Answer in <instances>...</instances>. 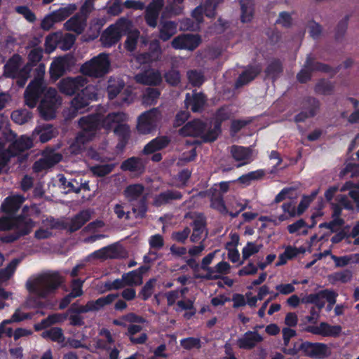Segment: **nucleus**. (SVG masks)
I'll return each instance as SVG.
<instances>
[{
	"mask_svg": "<svg viewBox=\"0 0 359 359\" xmlns=\"http://www.w3.org/2000/svg\"><path fill=\"white\" fill-rule=\"evenodd\" d=\"M320 107V101L314 97H306L302 101L303 110L307 111L308 115L312 118L318 114Z\"/></svg>",
	"mask_w": 359,
	"mask_h": 359,
	"instance_id": "nucleus-36",
	"label": "nucleus"
},
{
	"mask_svg": "<svg viewBox=\"0 0 359 359\" xmlns=\"http://www.w3.org/2000/svg\"><path fill=\"white\" fill-rule=\"evenodd\" d=\"M231 154L236 161H241L238 167L244 165L252 161V149L250 147L233 145L231 147Z\"/></svg>",
	"mask_w": 359,
	"mask_h": 359,
	"instance_id": "nucleus-21",
	"label": "nucleus"
},
{
	"mask_svg": "<svg viewBox=\"0 0 359 359\" xmlns=\"http://www.w3.org/2000/svg\"><path fill=\"white\" fill-rule=\"evenodd\" d=\"M71 57L66 55L54 60L50 66V78L53 81L58 80L62 76L70 66Z\"/></svg>",
	"mask_w": 359,
	"mask_h": 359,
	"instance_id": "nucleus-15",
	"label": "nucleus"
},
{
	"mask_svg": "<svg viewBox=\"0 0 359 359\" xmlns=\"http://www.w3.org/2000/svg\"><path fill=\"white\" fill-rule=\"evenodd\" d=\"M208 97L204 93L194 90L191 94L187 93L185 95L184 107L193 113H201L205 109Z\"/></svg>",
	"mask_w": 359,
	"mask_h": 359,
	"instance_id": "nucleus-11",
	"label": "nucleus"
},
{
	"mask_svg": "<svg viewBox=\"0 0 359 359\" xmlns=\"http://www.w3.org/2000/svg\"><path fill=\"white\" fill-rule=\"evenodd\" d=\"M262 72L259 65H250L238 77L237 86H242L253 81Z\"/></svg>",
	"mask_w": 359,
	"mask_h": 359,
	"instance_id": "nucleus-24",
	"label": "nucleus"
},
{
	"mask_svg": "<svg viewBox=\"0 0 359 359\" xmlns=\"http://www.w3.org/2000/svg\"><path fill=\"white\" fill-rule=\"evenodd\" d=\"M156 279L153 278L147 280L138 293L137 297L143 301H147L154 292Z\"/></svg>",
	"mask_w": 359,
	"mask_h": 359,
	"instance_id": "nucleus-43",
	"label": "nucleus"
},
{
	"mask_svg": "<svg viewBox=\"0 0 359 359\" xmlns=\"http://www.w3.org/2000/svg\"><path fill=\"white\" fill-rule=\"evenodd\" d=\"M75 36L72 34H65L60 40L55 41V47L59 45L60 48L63 50H70L75 43Z\"/></svg>",
	"mask_w": 359,
	"mask_h": 359,
	"instance_id": "nucleus-56",
	"label": "nucleus"
},
{
	"mask_svg": "<svg viewBox=\"0 0 359 359\" xmlns=\"http://www.w3.org/2000/svg\"><path fill=\"white\" fill-rule=\"evenodd\" d=\"M223 2V0H205L202 6L205 11V15L209 18H214L216 15L217 6Z\"/></svg>",
	"mask_w": 359,
	"mask_h": 359,
	"instance_id": "nucleus-52",
	"label": "nucleus"
},
{
	"mask_svg": "<svg viewBox=\"0 0 359 359\" xmlns=\"http://www.w3.org/2000/svg\"><path fill=\"white\" fill-rule=\"evenodd\" d=\"M79 126L81 128L76 137L78 144H85L93 140L97 132L103 126V118L99 114H93L82 116L79 120Z\"/></svg>",
	"mask_w": 359,
	"mask_h": 359,
	"instance_id": "nucleus-2",
	"label": "nucleus"
},
{
	"mask_svg": "<svg viewBox=\"0 0 359 359\" xmlns=\"http://www.w3.org/2000/svg\"><path fill=\"white\" fill-rule=\"evenodd\" d=\"M43 50L41 47H35L32 48L27 55V62L23 66L29 70L36 66L43 57Z\"/></svg>",
	"mask_w": 359,
	"mask_h": 359,
	"instance_id": "nucleus-38",
	"label": "nucleus"
},
{
	"mask_svg": "<svg viewBox=\"0 0 359 359\" xmlns=\"http://www.w3.org/2000/svg\"><path fill=\"white\" fill-rule=\"evenodd\" d=\"M22 62V57L18 53L13 54L4 66V75L6 78H15L21 73Z\"/></svg>",
	"mask_w": 359,
	"mask_h": 359,
	"instance_id": "nucleus-19",
	"label": "nucleus"
},
{
	"mask_svg": "<svg viewBox=\"0 0 359 359\" xmlns=\"http://www.w3.org/2000/svg\"><path fill=\"white\" fill-rule=\"evenodd\" d=\"M132 211L137 219H144L146 217L148 211L147 199L146 196H142L138 201L136 205H133Z\"/></svg>",
	"mask_w": 359,
	"mask_h": 359,
	"instance_id": "nucleus-44",
	"label": "nucleus"
},
{
	"mask_svg": "<svg viewBox=\"0 0 359 359\" xmlns=\"http://www.w3.org/2000/svg\"><path fill=\"white\" fill-rule=\"evenodd\" d=\"M25 201L22 196L15 195L5 198L1 205V210L6 215L15 216Z\"/></svg>",
	"mask_w": 359,
	"mask_h": 359,
	"instance_id": "nucleus-17",
	"label": "nucleus"
},
{
	"mask_svg": "<svg viewBox=\"0 0 359 359\" xmlns=\"http://www.w3.org/2000/svg\"><path fill=\"white\" fill-rule=\"evenodd\" d=\"M136 79L139 83L149 86H158L162 82V76L158 71L138 74Z\"/></svg>",
	"mask_w": 359,
	"mask_h": 359,
	"instance_id": "nucleus-32",
	"label": "nucleus"
},
{
	"mask_svg": "<svg viewBox=\"0 0 359 359\" xmlns=\"http://www.w3.org/2000/svg\"><path fill=\"white\" fill-rule=\"evenodd\" d=\"M114 168V164L97 165L91 168V171L94 175L97 177H104L111 173Z\"/></svg>",
	"mask_w": 359,
	"mask_h": 359,
	"instance_id": "nucleus-63",
	"label": "nucleus"
},
{
	"mask_svg": "<svg viewBox=\"0 0 359 359\" xmlns=\"http://www.w3.org/2000/svg\"><path fill=\"white\" fill-rule=\"evenodd\" d=\"M87 20L76 13L66 21L64 27L67 31L80 34L85 30Z\"/></svg>",
	"mask_w": 359,
	"mask_h": 359,
	"instance_id": "nucleus-26",
	"label": "nucleus"
},
{
	"mask_svg": "<svg viewBox=\"0 0 359 359\" xmlns=\"http://www.w3.org/2000/svg\"><path fill=\"white\" fill-rule=\"evenodd\" d=\"M210 207L212 209L217 210L222 215H226L228 213V210L226 208L223 196L222 194H219L218 196H211Z\"/></svg>",
	"mask_w": 359,
	"mask_h": 359,
	"instance_id": "nucleus-53",
	"label": "nucleus"
},
{
	"mask_svg": "<svg viewBox=\"0 0 359 359\" xmlns=\"http://www.w3.org/2000/svg\"><path fill=\"white\" fill-rule=\"evenodd\" d=\"M183 1L184 0H168L161 18H169L180 15L182 13L183 7L178 4H182Z\"/></svg>",
	"mask_w": 359,
	"mask_h": 359,
	"instance_id": "nucleus-33",
	"label": "nucleus"
},
{
	"mask_svg": "<svg viewBox=\"0 0 359 359\" xmlns=\"http://www.w3.org/2000/svg\"><path fill=\"white\" fill-rule=\"evenodd\" d=\"M94 254L99 258H115L116 257L117 248L115 245H108L95 251Z\"/></svg>",
	"mask_w": 359,
	"mask_h": 359,
	"instance_id": "nucleus-61",
	"label": "nucleus"
},
{
	"mask_svg": "<svg viewBox=\"0 0 359 359\" xmlns=\"http://www.w3.org/2000/svg\"><path fill=\"white\" fill-rule=\"evenodd\" d=\"M334 90L333 84L327 80H319L314 87V91L318 94L330 95Z\"/></svg>",
	"mask_w": 359,
	"mask_h": 359,
	"instance_id": "nucleus-50",
	"label": "nucleus"
},
{
	"mask_svg": "<svg viewBox=\"0 0 359 359\" xmlns=\"http://www.w3.org/2000/svg\"><path fill=\"white\" fill-rule=\"evenodd\" d=\"M262 245H257L253 242H248L246 245L242 250V257L243 260L248 259L252 255L257 253Z\"/></svg>",
	"mask_w": 359,
	"mask_h": 359,
	"instance_id": "nucleus-64",
	"label": "nucleus"
},
{
	"mask_svg": "<svg viewBox=\"0 0 359 359\" xmlns=\"http://www.w3.org/2000/svg\"><path fill=\"white\" fill-rule=\"evenodd\" d=\"M181 346L186 350L194 348L200 349L202 347V343L199 338L189 337L180 340Z\"/></svg>",
	"mask_w": 359,
	"mask_h": 359,
	"instance_id": "nucleus-58",
	"label": "nucleus"
},
{
	"mask_svg": "<svg viewBox=\"0 0 359 359\" xmlns=\"http://www.w3.org/2000/svg\"><path fill=\"white\" fill-rule=\"evenodd\" d=\"M118 294H109L107 296L100 297L95 301H88L87 305L89 311H97L100 310L104 306L112 303L117 297Z\"/></svg>",
	"mask_w": 359,
	"mask_h": 359,
	"instance_id": "nucleus-31",
	"label": "nucleus"
},
{
	"mask_svg": "<svg viewBox=\"0 0 359 359\" xmlns=\"http://www.w3.org/2000/svg\"><path fill=\"white\" fill-rule=\"evenodd\" d=\"M144 187L142 184L128 185L124 190V195L129 202L137 200L142 195Z\"/></svg>",
	"mask_w": 359,
	"mask_h": 359,
	"instance_id": "nucleus-39",
	"label": "nucleus"
},
{
	"mask_svg": "<svg viewBox=\"0 0 359 359\" xmlns=\"http://www.w3.org/2000/svg\"><path fill=\"white\" fill-rule=\"evenodd\" d=\"M191 225L193 226V233L190 240L191 242L196 243L201 238V234L206 226V221L204 218H197L193 221Z\"/></svg>",
	"mask_w": 359,
	"mask_h": 359,
	"instance_id": "nucleus-41",
	"label": "nucleus"
},
{
	"mask_svg": "<svg viewBox=\"0 0 359 359\" xmlns=\"http://www.w3.org/2000/svg\"><path fill=\"white\" fill-rule=\"evenodd\" d=\"M112 26L118 32L121 37L128 34L134 30L133 29V23L131 20L126 18H119L114 24L112 25Z\"/></svg>",
	"mask_w": 359,
	"mask_h": 359,
	"instance_id": "nucleus-42",
	"label": "nucleus"
},
{
	"mask_svg": "<svg viewBox=\"0 0 359 359\" xmlns=\"http://www.w3.org/2000/svg\"><path fill=\"white\" fill-rule=\"evenodd\" d=\"M304 67L309 69L311 73L314 72L330 73L332 69L329 65L316 61L311 54L307 55Z\"/></svg>",
	"mask_w": 359,
	"mask_h": 359,
	"instance_id": "nucleus-30",
	"label": "nucleus"
},
{
	"mask_svg": "<svg viewBox=\"0 0 359 359\" xmlns=\"http://www.w3.org/2000/svg\"><path fill=\"white\" fill-rule=\"evenodd\" d=\"M304 330L316 335H320L324 337H338L341 333V325H332L326 322H321L318 326L308 325Z\"/></svg>",
	"mask_w": 359,
	"mask_h": 359,
	"instance_id": "nucleus-13",
	"label": "nucleus"
},
{
	"mask_svg": "<svg viewBox=\"0 0 359 359\" xmlns=\"http://www.w3.org/2000/svg\"><path fill=\"white\" fill-rule=\"evenodd\" d=\"M77 9L75 4H69L66 6L60 7L59 9L51 12L57 22L65 20L72 15Z\"/></svg>",
	"mask_w": 359,
	"mask_h": 359,
	"instance_id": "nucleus-37",
	"label": "nucleus"
},
{
	"mask_svg": "<svg viewBox=\"0 0 359 359\" xmlns=\"http://www.w3.org/2000/svg\"><path fill=\"white\" fill-rule=\"evenodd\" d=\"M60 104L61 100L56 90L49 88L39 106L41 116L45 120L53 119L55 117L57 108Z\"/></svg>",
	"mask_w": 359,
	"mask_h": 359,
	"instance_id": "nucleus-5",
	"label": "nucleus"
},
{
	"mask_svg": "<svg viewBox=\"0 0 359 359\" xmlns=\"http://www.w3.org/2000/svg\"><path fill=\"white\" fill-rule=\"evenodd\" d=\"M352 278L353 272L350 269H344L341 271L334 272L329 276V279L331 282H340L341 283L350 282Z\"/></svg>",
	"mask_w": 359,
	"mask_h": 359,
	"instance_id": "nucleus-46",
	"label": "nucleus"
},
{
	"mask_svg": "<svg viewBox=\"0 0 359 359\" xmlns=\"http://www.w3.org/2000/svg\"><path fill=\"white\" fill-rule=\"evenodd\" d=\"M94 254L99 258H115L116 257L117 248L115 245H108L95 251Z\"/></svg>",
	"mask_w": 359,
	"mask_h": 359,
	"instance_id": "nucleus-62",
	"label": "nucleus"
},
{
	"mask_svg": "<svg viewBox=\"0 0 359 359\" xmlns=\"http://www.w3.org/2000/svg\"><path fill=\"white\" fill-rule=\"evenodd\" d=\"M87 83L88 79L83 76H77L76 77L63 78L60 81L57 86L60 93L72 95L76 91L84 88Z\"/></svg>",
	"mask_w": 359,
	"mask_h": 359,
	"instance_id": "nucleus-10",
	"label": "nucleus"
},
{
	"mask_svg": "<svg viewBox=\"0 0 359 359\" xmlns=\"http://www.w3.org/2000/svg\"><path fill=\"white\" fill-rule=\"evenodd\" d=\"M348 20L349 16L346 15L338 22L334 34V38L337 41H340L344 38L348 27Z\"/></svg>",
	"mask_w": 359,
	"mask_h": 359,
	"instance_id": "nucleus-60",
	"label": "nucleus"
},
{
	"mask_svg": "<svg viewBox=\"0 0 359 359\" xmlns=\"http://www.w3.org/2000/svg\"><path fill=\"white\" fill-rule=\"evenodd\" d=\"M144 168L143 161L139 157H130L123 161L121 164V169L123 171L142 173L144 171Z\"/></svg>",
	"mask_w": 359,
	"mask_h": 359,
	"instance_id": "nucleus-28",
	"label": "nucleus"
},
{
	"mask_svg": "<svg viewBox=\"0 0 359 359\" xmlns=\"http://www.w3.org/2000/svg\"><path fill=\"white\" fill-rule=\"evenodd\" d=\"M110 61L107 54L102 53L83 63L80 69L83 75L100 78L109 72Z\"/></svg>",
	"mask_w": 359,
	"mask_h": 359,
	"instance_id": "nucleus-4",
	"label": "nucleus"
},
{
	"mask_svg": "<svg viewBox=\"0 0 359 359\" xmlns=\"http://www.w3.org/2000/svg\"><path fill=\"white\" fill-rule=\"evenodd\" d=\"M187 78L189 82L194 87H200L205 82L204 75L202 72L196 69L187 72Z\"/></svg>",
	"mask_w": 359,
	"mask_h": 359,
	"instance_id": "nucleus-54",
	"label": "nucleus"
},
{
	"mask_svg": "<svg viewBox=\"0 0 359 359\" xmlns=\"http://www.w3.org/2000/svg\"><path fill=\"white\" fill-rule=\"evenodd\" d=\"M6 140L11 142L6 149L12 157H15L33 147L32 139L26 135H21L17 138V135L10 130L6 135Z\"/></svg>",
	"mask_w": 359,
	"mask_h": 359,
	"instance_id": "nucleus-7",
	"label": "nucleus"
},
{
	"mask_svg": "<svg viewBox=\"0 0 359 359\" xmlns=\"http://www.w3.org/2000/svg\"><path fill=\"white\" fill-rule=\"evenodd\" d=\"M90 219V214L88 210H82L76 214L67 226L69 232L73 233L80 229Z\"/></svg>",
	"mask_w": 359,
	"mask_h": 359,
	"instance_id": "nucleus-29",
	"label": "nucleus"
},
{
	"mask_svg": "<svg viewBox=\"0 0 359 359\" xmlns=\"http://www.w3.org/2000/svg\"><path fill=\"white\" fill-rule=\"evenodd\" d=\"M41 337L43 339H48L53 342H57L59 344L64 346L65 341V337L63 330L59 327H53L49 330H46L41 333Z\"/></svg>",
	"mask_w": 359,
	"mask_h": 359,
	"instance_id": "nucleus-34",
	"label": "nucleus"
},
{
	"mask_svg": "<svg viewBox=\"0 0 359 359\" xmlns=\"http://www.w3.org/2000/svg\"><path fill=\"white\" fill-rule=\"evenodd\" d=\"M283 71V62L280 60L274 58L267 65L265 69V74L267 77L273 81L276 80Z\"/></svg>",
	"mask_w": 359,
	"mask_h": 359,
	"instance_id": "nucleus-35",
	"label": "nucleus"
},
{
	"mask_svg": "<svg viewBox=\"0 0 359 359\" xmlns=\"http://www.w3.org/2000/svg\"><path fill=\"white\" fill-rule=\"evenodd\" d=\"M147 54L151 61H158L161 59L162 50L158 40L154 39L150 41Z\"/></svg>",
	"mask_w": 359,
	"mask_h": 359,
	"instance_id": "nucleus-47",
	"label": "nucleus"
},
{
	"mask_svg": "<svg viewBox=\"0 0 359 359\" xmlns=\"http://www.w3.org/2000/svg\"><path fill=\"white\" fill-rule=\"evenodd\" d=\"M121 38V35L111 25L101 34L100 41L104 47L110 48L116 44Z\"/></svg>",
	"mask_w": 359,
	"mask_h": 359,
	"instance_id": "nucleus-27",
	"label": "nucleus"
},
{
	"mask_svg": "<svg viewBox=\"0 0 359 359\" xmlns=\"http://www.w3.org/2000/svg\"><path fill=\"white\" fill-rule=\"evenodd\" d=\"M262 340V337L257 332L248 331L243 337L238 339L237 344L240 348L251 350Z\"/></svg>",
	"mask_w": 359,
	"mask_h": 359,
	"instance_id": "nucleus-23",
	"label": "nucleus"
},
{
	"mask_svg": "<svg viewBox=\"0 0 359 359\" xmlns=\"http://www.w3.org/2000/svg\"><path fill=\"white\" fill-rule=\"evenodd\" d=\"M125 83L123 80H109V83L107 88L108 97L109 100H113L117 97L118 94L123 90Z\"/></svg>",
	"mask_w": 359,
	"mask_h": 359,
	"instance_id": "nucleus-40",
	"label": "nucleus"
},
{
	"mask_svg": "<svg viewBox=\"0 0 359 359\" xmlns=\"http://www.w3.org/2000/svg\"><path fill=\"white\" fill-rule=\"evenodd\" d=\"M28 219H32V218L24 215H20L18 216H13L6 215L5 216L0 217V231H8L13 229L15 226L22 225Z\"/></svg>",
	"mask_w": 359,
	"mask_h": 359,
	"instance_id": "nucleus-20",
	"label": "nucleus"
},
{
	"mask_svg": "<svg viewBox=\"0 0 359 359\" xmlns=\"http://www.w3.org/2000/svg\"><path fill=\"white\" fill-rule=\"evenodd\" d=\"M182 198V194L180 191L168 189L156 195L154 198L153 204L156 207H161V205L170 203L171 201L180 200Z\"/></svg>",
	"mask_w": 359,
	"mask_h": 359,
	"instance_id": "nucleus-25",
	"label": "nucleus"
},
{
	"mask_svg": "<svg viewBox=\"0 0 359 359\" xmlns=\"http://www.w3.org/2000/svg\"><path fill=\"white\" fill-rule=\"evenodd\" d=\"M303 355L307 357L324 359L330 355L327 344L320 342L304 341Z\"/></svg>",
	"mask_w": 359,
	"mask_h": 359,
	"instance_id": "nucleus-14",
	"label": "nucleus"
},
{
	"mask_svg": "<svg viewBox=\"0 0 359 359\" xmlns=\"http://www.w3.org/2000/svg\"><path fill=\"white\" fill-rule=\"evenodd\" d=\"M44 88L43 86V81L41 78H35L32 80L27 86L25 91L29 92L32 94H34L41 97L43 92Z\"/></svg>",
	"mask_w": 359,
	"mask_h": 359,
	"instance_id": "nucleus-57",
	"label": "nucleus"
},
{
	"mask_svg": "<svg viewBox=\"0 0 359 359\" xmlns=\"http://www.w3.org/2000/svg\"><path fill=\"white\" fill-rule=\"evenodd\" d=\"M208 130L206 122L200 118H194L184 125L179 130V133L183 137H199L203 142V137L207 134Z\"/></svg>",
	"mask_w": 359,
	"mask_h": 359,
	"instance_id": "nucleus-9",
	"label": "nucleus"
},
{
	"mask_svg": "<svg viewBox=\"0 0 359 359\" xmlns=\"http://www.w3.org/2000/svg\"><path fill=\"white\" fill-rule=\"evenodd\" d=\"M32 117V113L27 109L15 110L11 113V119L20 125L28 122Z\"/></svg>",
	"mask_w": 359,
	"mask_h": 359,
	"instance_id": "nucleus-45",
	"label": "nucleus"
},
{
	"mask_svg": "<svg viewBox=\"0 0 359 359\" xmlns=\"http://www.w3.org/2000/svg\"><path fill=\"white\" fill-rule=\"evenodd\" d=\"M233 116L232 108L229 104L219 107L213 114V128L210 127L207 134L203 137L204 143L215 142L222 133V126L224 121L230 120Z\"/></svg>",
	"mask_w": 359,
	"mask_h": 359,
	"instance_id": "nucleus-3",
	"label": "nucleus"
},
{
	"mask_svg": "<svg viewBox=\"0 0 359 359\" xmlns=\"http://www.w3.org/2000/svg\"><path fill=\"white\" fill-rule=\"evenodd\" d=\"M177 23L175 21L160 19L158 25V38L163 41L170 40L177 32Z\"/></svg>",
	"mask_w": 359,
	"mask_h": 359,
	"instance_id": "nucleus-18",
	"label": "nucleus"
},
{
	"mask_svg": "<svg viewBox=\"0 0 359 359\" xmlns=\"http://www.w3.org/2000/svg\"><path fill=\"white\" fill-rule=\"evenodd\" d=\"M201 43V37L198 34H182L172 41V47L177 50H195Z\"/></svg>",
	"mask_w": 359,
	"mask_h": 359,
	"instance_id": "nucleus-12",
	"label": "nucleus"
},
{
	"mask_svg": "<svg viewBox=\"0 0 359 359\" xmlns=\"http://www.w3.org/2000/svg\"><path fill=\"white\" fill-rule=\"evenodd\" d=\"M161 113L158 108H152L141 114L137 118V130L139 133L147 135L155 130Z\"/></svg>",
	"mask_w": 359,
	"mask_h": 359,
	"instance_id": "nucleus-6",
	"label": "nucleus"
},
{
	"mask_svg": "<svg viewBox=\"0 0 359 359\" xmlns=\"http://www.w3.org/2000/svg\"><path fill=\"white\" fill-rule=\"evenodd\" d=\"M140 34V31L135 29L132 32L126 35L127 38L125 41L124 46L128 51L133 52L136 49Z\"/></svg>",
	"mask_w": 359,
	"mask_h": 359,
	"instance_id": "nucleus-51",
	"label": "nucleus"
},
{
	"mask_svg": "<svg viewBox=\"0 0 359 359\" xmlns=\"http://www.w3.org/2000/svg\"><path fill=\"white\" fill-rule=\"evenodd\" d=\"M62 283L58 272H47L39 275L26 283L27 290L40 298H46L55 293Z\"/></svg>",
	"mask_w": 359,
	"mask_h": 359,
	"instance_id": "nucleus-1",
	"label": "nucleus"
},
{
	"mask_svg": "<svg viewBox=\"0 0 359 359\" xmlns=\"http://www.w3.org/2000/svg\"><path fill=\"white\" fill-rule=\"evenodd\" d=\"M241 20L242 22H250L253 17V8L252 4L248 1H241Z\"/></svg>",
	"mask_w": 359,
	"mask_h": 359,
	"instance_id": "nucleus-48",
	"label": "nucleus"
},
{
	"mask_svg": "<svg viewBox=\"0 0 359 359\" xmlns=\"http://www.w3.org/2000/svg\"><path fill=\"white\" fill-rule=\"evenodd\" d=\"M38 134L39 135V141L42 143L48 142L55 136L54 128L50 124L44 126L39 130Z\"/></svg>",
	"mask_w": 359,
	"mask_h": 359,
	"instance_id": "nucleus-59",
	"label": "nucleus"
},
{
	"mask_svg": "<svg viewBox=\"0 0 359 359\" xmlns=\"http://www.w3.org/2000/svg\"><path fill=\"white\" fill-rule=\"evenodd\" d=\"M91 89V86H86L72 99L71 101L69 114H68L69 118H74L80 110L88 106L90 101L95 96V94L90 92Z\"/></svg>",
	"mask_w": 359,
	"mask_h": 359,
	"instance_id": "nucleus-8",
	"label": "nucleus"
},
{
	"mask_svg": "<svg viewBox=\"0 0 359 359\" xmlns=\"http://www.w3.org/2000/svg\"><path fill=\"white\" fill-rule=\"evenodd\" d=\"M127 286H138L142 284V277L137 275L135 270L125 273L122 275Z\"/></svg>",
	"mask_w": 359,
	"mask_h": 359,
	"instance_id": "nucleus-55",
	"label": "nucleus"
},
{
	"mask_svg": "<svg viewBox=\"0 0 359 359\" xmlns=\"http://www.w3.org/2000/svg\"><path fill=\"white\" fill-rule=\"evenodd\" d=\"M170 137L166 135L156 137L144 146L142 153L149 155L162 150L170 144Z\"/></svg>",
	"mask_w": 359,
	"mask_h": 359,
	"instance_id": "nucleus-22",
	"label": "nucleus"
},
{
	"mask_svg": "<svg viewBox=\"0 0 359 359\" xmlns=\"http://www.w3.org/2000/svg\"><path fill=\"white\" fill-rule=\"evenodd\" d=\"M27 222H24L19 226H15L14 232L8 233L5 236L1 237L3 243H13L20 237L28 235L31 233L33 227L34 226V222L33 219H28Z\"/></svg>",
	"mask_w": 359,
	"mask_h": 359,
	"instance_id": "nucleus-16",
	"label": "nucleus"
},
{
	"mask_svg": "<svg viewBox=\"0 0 359 359\" xmlns=\"http://www.w3.org/2000/svg\"><path fill=\"white\" fill-rule=\"evenodd\" d=\"M304 341L302 339H299L297 341L292 342L291 344H290L288 346H282L281 351L283 353L289 355H296L300 351L304 353Z\"/></svg>",
	"mask_w": 359,
	"mask_h": 359,
	"instance_id": "nucleus-49",
	"label": "nucleus"
}]
</instances>
